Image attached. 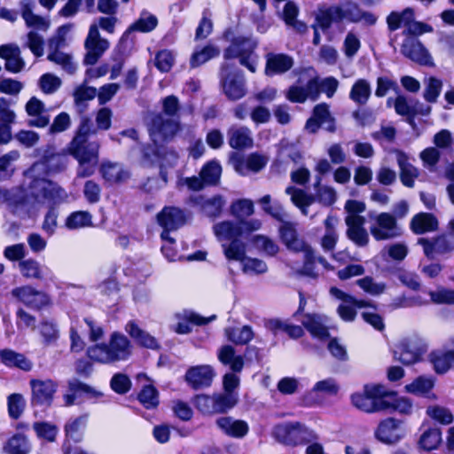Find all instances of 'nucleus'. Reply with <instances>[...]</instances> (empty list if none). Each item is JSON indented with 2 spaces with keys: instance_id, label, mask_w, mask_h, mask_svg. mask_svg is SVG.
Here are the masks:
<instances>
[{
  "instance_id": "a211bd4d",
  "label": "nucleus",
  "mask_w": 454,
  "mask_h": 454,
  "mask_svg": "<svg viewBox=\"0 0 454 454\" xmlns=\"http://www.w3.org/2000/svg\"><path fill=\"white\" fill-rule=\"evenodd\" d=\"M215 377V370L208 364L192 366L184 376L187 384L195 390L210 387Z\"/></svg>"
},
{
  "instance_id": "b1692460",
  "label": "nucleus",
  "mask_w": 454,
  "mask_h": 454,
  "mask_svg": "<svg viewBox=\"0 0 454 454\" xmlns=\"http://www.w3.org/2000/svg\"><path fill=\"white\" fill-rule=\"evenodd\" d=\"M345 223L348 226L347 237L358 247L366 246L369 236L364 227L365 218L364 216H346Z\"/></svg>"
},
{
  "instance_id": "f257e3e1",
  "label": "nucleus",
  "mask_w": 454,
  "mask_h": 454,
  "mask_svg": "<svg viewBox=\"0 0 454 454\" xmlns=\"http://www.w3.org/2000/svg\"><path fill=\"white\" fill-rule=\"evenodd\" d=\"M47 165L44 162L35 163L26 173V176L30 180L29 194L34 201L40 204L51 203L60 204L65 202L67 198V192L59 185L48 180Z\"/></svg>"
},
{
  "instance_id": "f704fd0d",
  "label": "nucleus",
  "mask_w": 454,
  "mask_h": 454,
  "mask_svg": "<svg viewBox=\"0 0 454 454\" xmlns=\"http://www.w3.org/2000/svg\"><path fill=\"white\" fill-rule=\"evenodd\" d=\"M411 229L416 234L434 231L438 228L436 217L429 213H419L411 221Z\"/></svg>"
},
{
  "instance_id": "a878e982",
  "label": "nucleus",
  "mask_w": 454,
  "mask_h": 454,
  "mask_svg": "<svg viewBox=\"0 0 454 454\" xmlns=\"http://www.w3.org/2000/svg\"><path fill=\"white\" fill-rule=\"evenodd\" d=\"M0 58L5 60V69L11 73H20L25 67V61L21 58L20 49L16 44L1 45Z\"/></svg>"
},
{
  "instance_id": "dca6fc26",
  "label": "nucleus",
  "mask_w": 454,
  "mask_h": 454,
  "mask_svg": "<svg viewBox=\"0 0 454 454\" xmlns=\"http://www.w3.org/2000/svg\"><path fill=\"white\" fill-rule=\"evenodd\" d=\"M221 82L223 93L231 100H238L247 93L246 81L241 73H231L227 65L221 68Z\"/></svg>"
},
{
  "instance_id": "bb28decb",
  "label": "nucleus",
  "mask_w": 454,
  "mask_h": 454,
  "mask_svg": "<svg viewBox=\"0 0 454 454\" xmlns=\"http://www.w3.org/2000/svg\"><path fill=\"white\" fill-rule=\"evenodd\" d=\"M338 224L339 218L333 215H327L324 221L325 233L320 239V247L325 253H332L335 249L339 240Z\"/></svg>"
},
{
  "instance_id": "f8f14e48",
  "label": "nucleus",
  "mask_w": 454,
  "mask_h": 454,
  "mask_svg": "<svg viewBox=\"0 0 454 454\" xmlns=\"http://www.w3.org/2000/svg\"><path fill=\"white\" fill-rule=\"evenodd\" d=\"M370 231L376 240L399 237L402 233L395 217L389 213H380L374 217Z\"/></svg>"
},
{
  "instance_id": "58836bf2",
  "label": "nucleus",
  "mask_w": 454,
  "mask_h": 454,
  "mask_svg": "<svg viewBox=\"0 0 454 454\" xmlns=\"http://www.w3.org/2000/svg\"><path fill=\"white\" fill-rule=\"evenodd\" d=\"M383 411L393 410L400 414L410 415L412 412V403L406 397H398L389 391L388 396L384 398Z\"/></svg>"
},
{
  "instance_id": "5701e85b",
  "label": "nucleus",
  "mask_w": 454,
  "mask_h": 454,
  "mask_svg": "<svg viewBox=\"0 0 454 454\" xmlns=\"http://www.w3.org/2000/svg\"><path fill=\"white\" fill-rule=\"evenodd\" d=\"M301 325L315 338L325 339L329 336L327 323L328 318L325 315L308 313L302 316Z\"/></svg>"
},
{
  "instance_id": "e2e57ef3",
  "label": "nucleus",
  "mask_w": 454,
  "mask_h": 454,
  "mask_svg": "<svg viewBox=\"0 0 454 454\" xmlns=\"http://www.w3.org/2000/svg\"><path fill=\"white\" fill-rule=\"evenodd\" d=\"M313 115L319 121L321 125L328 131L335 130L334 119L331 115L329 107L326 104H318L314 107Z\"/></svg>"
},
{
  "instance_id": "680f3d73",
  "label": "nucleus",
  "mask_w": 454,
  "mask_h": 454,
  "mask_svg": "<svg viewBox=\"0 0 454 454\" xmlns=\"http://www.w3.org/2000/svg\"><path fill=\"white\" fill-rule=\"evenodd\" d=\"M424 84L425 90L423 97L425 100L429 103H435L437 101L438 97L440 96L442 88V80L431 76L424 80Z\"/></svg>"
},
{
  "instance_id": "9d476101",
  "label": "nucleus",
  "mask_w": 454,
  "mask_h": 454,
  "mask_svg": "<svg viewBox=\"0 0 454 454\" xmlns=\"http://www.w3.org/2000/svg\"><path fill=\"white\" fill-rule=\"evenodd\" d=\"M148 129L152 140L158 145L171 140L180 127L177 121L157 114L151 119Z\"/></svg>"
},
{
  "instance_id": "0e129e2a",
  "label": "nucleus",
  "mask_w": 454,
  "mask_h": 454,
  "mask_svg": "<svg viewBox=\"0 0 454 454\" xmlns=\"http://www.w3.org/2000/svg\"><path fill=\"white\" fill-rule=\"evenodd\" d=\"M224 255L228 260L239 261L240 262L247 257L246 247L243 243L239 242L238 239L231 240L229 245H222Z\"/></svg>"
},
{
  "instance_id": "c756f323",
  "label": "nucleus",
  "mask_w": 454,
  "mask_h": 454,
  "mask_svg": "<svg viewBox=\"0 0 454 454\" xmlns=\"http://www.w3.org/2000/svg\"><path fill=\"white\" fill-rule=\"evenodd\" d=\"M228 142L231 148L246 149L254 145V138L250 129L245 126H232L228 130Z\"/></svg>"
},
{
  "instance_id": "37998d69",
  "label": "nucleus",
  "mask_w": 454,
  "mask_h": 454,
  "mask_svg": "<svg viewBox=\"0 0 454 454\" xmlns=\"http://www.w3.org/2000/svg\"><path fill=\"white\" fill-rule=\"evenodd\" d=\"M224 334L228 340L237 345H245L254 337V333L249 325H244L242 327H227L224 330Z\"/></svg>"
},
{
  "instance_id": "052dcab7",
  "label": "nucleus",
  "mask_w": 454,
  "mask_h": 454,
  "mask_svg": "<svg viewBox=\"0 0 454 454\" xmlns=\"http://www.w3.org/2000/svg\"><path fill=\"white\" fill-rule=\"evenodd\" d=\"M252 243L256 249L269 256H274L279 252L278 245L273 239L264 235L254 236Z\"/></svg>"
},
{
  "instance_id": "423d86ee",
  "label": "nucleus",
  "mask_w": 454,
  "mask_h": 454,
  "mask_svg": "<svg viewBox=\"0 0 454 454\" xmlns=\"http://www.w3.org/2000/svg\"><path fill=\"white\" fill-rule=\"evenodd\" d=\"M256 45V42L250 37L238 36L224 51L223 57L225 59L238 58L242 66L254 73L258 64V56L254 54Z\"/></svg>"
},
{
  "instance_id": "20e7f679",
  "label": "nucleus",
  "mask_w": 454,
  "mask_h": 454,
  "mask_svg": "<svg viewBox=\"0 0 454 454\" xmlns=\"http://www.w3.org/2000/svg\"><path fill=\"white\" fill-rule=\"evenodd\" d=\"M341 20L350 22L364 21L368 25H372L376 22L377 18L371 12H363L352 1H346L339 5L326 8L317 16V21L323 28H327L333 21Z\"/></svg>"
},
{
  "instance_id": "8fccbe9b",
  "label": "nucleus",
  "mask_w": 454,
  "mask_h": 454,
  "mask_svg": "<svg viewBox=\"0 0 454 454\" xmlns=\"http://www.w3.org/2000/svg\"><path fill=\"white\" fill-rule=\"evenodd\" d=\"M225 204L226 200L223 196L215 195L204 200L201 203V209L207 216L215 219L221 215Z\"/></svg>"
},
{
  "instance_id": "c9c22d12",
  "label": "nucleus",
  "mask_w": 454,
  "mask_h": 454,
  "mask_svg": "<svg viewBox=\"0 0 454 454\" xmlns=\"http://www.w3.org/2000/svg\"><path fill=\"white\" fill-rule=\"evenodd\" d=\"M217 357L223 364L229 365L234 372H240L244 367V357L236 355L234 348L230 345L221 347Z\"/></svg>"
},
{
  "instance_id": "774afa93",
  "label": "nucleus",
  "mask_w": 454,
  "mask_h": 454,
  "mask_svg": "<svg viewBox=\"0 0 454 454\" xmlns=\"http://www.w3.org/2000/svg\"><path fill=\"white\" fill-rule=\"evenodd\" d=\"M427 414L430 419L443 425H449L453 421L450 411L441 405H429L427 408Z\"/></svg>"
},
{
  "instance_id": "79ce46f5",
  "label": "nucleus",
  "mask_w": 454,
  "mask_h": 454,
  "mask_svg": "<svg viewBox=\"0 0 454 454\" xmlns=\"http://www.w3.org/2000/svg\"><path fill=\"white\" fill-rule=\"evenodd\" d=\"M372 94V87L366 79H358L352 85L349 98L357 105H365Z\"/></svg>"
},
{
  "instance_id": "ddd939ff",
  "label": "nucleus",
  "mask_w": 454,
  "mask_h": 454,
  "mask_svg": "<svg viewBox=\"0 0 454 454\" xmlns=\"http://www.w3.org/2000/svg\"><path fill=\"white\" fill-rule=\"evenodd\" d=\"M109 42L101 37L99 30L95 25H90L87 37L84 41V47L87 51L84 57V64L94 65L108 50Z\"/></svg>"
},
{
  "instance_id": "5fc2aeb1",
  "label": "nucleus",
  "mask_w": 454,
  "mask_h": 454,
  "mask_svg": "<svg viewBox=\"0 0 454 454\" xmlns=\"http://www.w3.org/2000/svg\"><path fill=\"white\" fill-rule=\"evenodd\" d=\"M87 415H82L69 419L65 426V432L67 437L79 442L82 437V431L87 424Z\"/></svg>"
},
{
  "instance_id": "864d4df0",
  "label": "nucleus",
  "mask_w": 454,
  "mask_h": 454,
  "mask_svg": "<svg viewBox=\"0 0 454 454\" xmlns=\"http://www.w3.org/2000/svg\"><path fill=\"white\" fill-rule=\"evenodd\" d=\"M92 225V216L88 211H76L70 214L65 222L69 230H77Z\"/></svg>"
},
{
  "instance_id": "603ef678",
  "label": "nucleus",
  "mask_w": 454,
  "mask_h": 454,
  "mask_svg": "<svg viewBox=\"0 0 454 454\" xmlns=\"http://www.w3.org/2000/svg\"><path fill=\"white\" fill-rule=\"evenodd\" d=\"M21 16L28 27L45 31L50 27V21L42 16L35 14L29 4L23 6Z\"/></svg>"
},
{
  "instance_id": "aec40b11",
  "label": "nucleus",
  "mask_w": 454,
  "mask_h": 454,
  "mask_svg": "<svg viewBox=\"0 0 454 454\" xmlns=\"http://www.w3.org/2000/svg\"><path fill=\"white\" fill-rule=\"evenodd\" d=\"M269 162V157L263 153H252L245 159L234 160V169L241 176H247L250 172L258 173L262 170Z\"/></svg>"
},
{
  "instance_id": "412c9836",
  "label": "nucleus",
  "mask_w": 454,
  "mask_h": 454,
  "mask_svg": "<svg viewBox=\"0 0 454 454\" xmlns=\"http://www.w3.org/2000/svg\"><path fill=\"white\" fill-rule=\"evenodd\" d=\"M125 332L138 346L157 350L160 348L159 341L150 333L142 329L135 320H129L124 326Z\"/></svg>"
},
{
  "instance_id": "2f4dec72",
  "label": "nucleus",
  "mask_w": 454,
  "mask_h": 454,
  "mask_svg": "<svg viewBox=\"0 0 454 454\" xmlns=\"http://www.w3.org/2000/svg\"><path fill=\"white\" fill-rule=\"evenodd\" d=\"M216 425L225 434L234 438H242L248 432V425L246 421L234 419L231 417L217 419Z\"/></svg>"
},
{
  "instance_id": "0eeeda50",
  "label": "nucleus",
  "mask_w": 454,
  "mask_h": 454,
  "mask_svg": "<svg viewBox=\"0 0 454 454\" xmlns=\"http://www.w3.org/2000/svg\"><path fill=\"white\" fill-rule=\"evenodd\" d=\"M273 436L286 446H297L317 438L316 433L301 423H287L275 427Z\"/></svg>"
},
{
  "instance_id": "338daca9",
  "label": "nucleus",
  "mask_w": 454,
  "mask_h": 454,
  "mask_svg": "<svg viewBox=\"0 0 454 454\" xmlns=\"http://www.w3.org/2000/svg\"><path fill=\"white\" fill-rule=\"evenodd\" d=\"M37 437L44 439L50 442H53L59 433V428L56 425L50 422H35L33 424Z\"/></svg>"
},
{
  "instance_id": "c85d7f7f",
  "label": "nucleus",
  "mask_w": 454,
  "mask_h": 454,
  "mask_svg": "<svg viewBox=\"0 0 454 454\" xmlns=\"http://www.w3.org/2000/svg\"><path fill=\"white\" fill-rule=\"evenodd\" d=\"M179 322L174 327V331L178 334H187L192 332L191 324L197 325H206L215 319V315L209 317H203L193 312L184 311L175 315Z\"/></svg>"
},
{
  "instance_id": "6e6d98bb",
  "label": "nucleus",
  "mask_w": 454,
  "mask_h": 454,
  "mask_svg": "<svg viewBox=\"0 0 454 454\" xmlns=\"http://www.w3.org/2000/svg\"><path fill=\"white\" fill-rule=\"evenodd\" d=\"M297 15L298 7L293 2L286 3L283 11V19L286 24L294 27L299 33H304L307 27L304 23L296 20Z\"/></svg>"
},
{
  "instance_id": "c03bdc74",
  "label": "nucleus",
  "mask_w": 454,
  "mask_h": 454,
  "mask_svg": "<svg viewBox=\"0 0 454 454\" xmlns=\"http://www.w3.org/2000/svg\"><path fill=\"white\" fill-rule=\"evenodd\" d=\"M213 231L219 241H231L239 237L238 223L229 220L215 223Z\"/></svg>"
},
{
  "instance_id": "f3484780",
  "label": "nucleus",
  "mask_w": 454,
  "mask_h": 454,
  "mask_svg": "<svg viewBox=\"0 0 454 454\" xmlns=\"http://www.w3.org/2000/svg\"><path fill=\"white\" fill-rule=\"evenodd\" d=\"M11 294L28 308L40 309L50 302L48 295L31 286H22L12 290Z\"/></svg>"
},
{
  "instance_id": "a19ab883",
  "label": "nucleus",
  "mask_w": 454,
  "mask_h": 454,
  "mask_svg": "<svg viewBox=\"0 0 454 454\" xmlns=\"http://www.w3.org/2000/svg\"><path fill=\"white\" fill-rule=\"evenodd\" d=\"M434 382L432 378L420 376L414 380L411 384L405 386L407 392L425 395L430 399H436V395L431 392Z\"/></svg>"
},
{
  "instance_id": "de8ad7c7",
  "label": "nucleus",
  "mask_w": 454,
  "mask_h": 454,
  "mask_svg": "<svg viewBox=\"0 0 454 454\" xmlns=\"http://www.w3.org/2000/svg\"><path fill=\"white\" fill-rule=\"evenodd\" d=\"M47 59L61 67V68L69 74H74L77 69V63L74 60L71 54L55 51L49 52Z\"/></svg>"
},
{
  "instance_id": "72a5a7b5",
  "label": "nucleus",
  "mask_w": 454,
  "mask_h": 454,
  "mask_svg": "<svg viewBox=\"0 0 454 454\" xmlns=\"http://www.w3.org/2000/svg\"><path fill=\"white\" fill-rule=\"evenodd\" d=\"M387 106H393L398 115L413 118L419 111L418 110V100L409 99L403 95H397L396 98H389L387 100Z\"/></svg>"
},
{
  "instance_id": "a18cd8bd",
  "label": "nucleus",
  "mask_w": 454,
  "mask_h": 454,
  "mask_svg": "<svg viewBox=\"0 0 454 454\" xmlns=\"http://www.w3.org/2000/svg\"><path fill=\"white\" fill-rule=\"evenodd\" d=\"M442 442V432L439 428H429L424 431L418 442L419 447L426 451L436 450Z\"/></svg>"
},
{
  "instance_id": "bf43d9fd",
  "label": "nucleus",
  "mask_w": 454,
  "mask_h": 454,
  "mask_svg": "<svg viewBox=\"0 0 454 454\" xmlns=\"http://www.w3.org/2000/svg\"><path fill=\"white\" fill-rule=\"evenodd\" d=\"M4 450L7 454H28L31 446L27 437L16 434L8 441Z\"/></svg>"
},
{
  "instance_id": "473e14b6",
  "label": "nucleus",
  "mask_w": 454,
  "mask_h": 454,
  "mask_svg": "<svg viewBox=\"0 0 454 454\" xmlns=\"http://www.w3.org/2000/svg\"><path fill=\"white\" fill-rule=\"evenodd\" d=\"M396 161L400 168V179L406 187H413L419 170L410 162L409 157L401 151H395Z\"/></svg>"
},
{
  "instance_id": "3c124183",
  "label": "nucleus",
  "mask_w": 454,
  "mask_h": 454,
  "mask_svg": "<svg viewBox=\"0 0 454 454\" xmlns=\"http://www.w3.org/2000/svg\"><path fill=\"white\" fill-rule=\"evenodd\" d=\"M220 54L218 47L213 44H207L205 47L196 50L191 57V66L192 67H199L207 61L217 57Z\"/></svg>"
},
{
  "instance_id": "ea45409f",
  "label": "nucleus",
  "mask_w": 454,
  "mask_h": 454,
  "mask_svg": "<svg viewBox=\"0 0 454 454\" xmlns=\"http://www.w3.org/2000/svg\"><path fill=\"white\" fill-rule=\"evenodd\" d=\"M429 360L437 373L446 372L454 364V349L449 351L435 350L430 353Z\"/></svg>"
},
{
  "instance_id": "393cba45",
  "label": "nucleus",
  "mask_w": 454,
  "mask_h": 454,
  "mask_svg": "<svg viewBox=\"0 0 454 454\" xmlns=\"http://www.w3.org/2000/svg\"><path fill=\"white\" fill-rule=\"evenodd\" d=\"M159 224L164 228L163 231H174L184 224L186 221L184 212L174 207H164L157 215Z\"/></svg>"
},
{
  "instance_id": "4c0bfd02",
  "label": "nucleus",
  "mask_w": 454,
  "mask_h": 454,
  "mask_svg": "<svg viewBox=\"0 0 454 454\" xmlns=\"http://www.w3.org/2000/svg\"><path fill=\"white\" fill-rule=\"evenodd\" d=\"M0 362L9 367H17L23 371H30L32 363L24 355L12 349L0 350Z\"/></svg>"
},
{
  "instance_id": "39448f33",
  "label": "nucleus",
  "mask_w": 454,
  "mask_h": 454,
  "mask_svg": "<svg viewBox=\"0 0 454 454\" xmlns=\"http://www.w3.org/2000/svg\"><path fill=\"white\" fill-rule=\"evenodd\" d=\"M389 390L382 385H365L361 391L351 395L352 404L358 410L373 413L383 411L384 398L388 396Z\"/></svg>"
},
{
  "instance_id": "6ab92c4d",
  "label": "nucleus",
  "mask_w": 454,
  "mask_h": 454,
  "mask_svg": "<svg viewBox=\"0 0 454 454\" xmlns=\"http://www.w3.org/2000/svg\"><path fill=\"white\" fill-rule=\"evenodd\" d=\"M402 53L411 60L422 65L433 66V59L424 45L414 37H407L402 46Z\"/></svg>"
},
{
  "instance_id": "49530a36",
  "label": "nucleus",
  "mask_w": 454,
  "mask_h": 454,
  "mask_svg": "<svg viewBox=\"0 0 454 454\" xmlns=\"http://www.w3.org/2000/svg\"><path fill=\"white\" fill-rule=\"evenodd\" d=\"M254 213V202L249 199H239L231 202L230 214L236 219H247Z\"/></svg>"
},
{
  "instance_id": "4be33fe9",
  "label": "nucleus",
  "mask_w": 454,
  "mask_h": 454,
  "mask_svg": "<svg viewBox=\"0 0 454 454\" xmlns=\"http://www.w3.org/2000/svg\"><path fill=\"white\" fill-rule=\"evenodd\" d=\"M26 113L30 118L28 125L36 128H44L50 123V115L43 101L32 97L26 104Z\"/></svg>"
},
{
  "instance_id": "4468645a",
  "label": "nucleus",
  "mask_w": 454,
  "mask_h": 454,
  "mask_svg": "<svg viewBox=\"0 0 454 454\" xmlns=\"http://www.w3.org/2000/svg\"><path fill=\"white\" fill-rule=\"evenodd\" d=\"M29 386L33 405H51L58 390L57 382L51 379H32L29 381Z\"/></svg>"
},
{
  "instance_id": "7ed1b4c3",
  "label": "nucleus",
  "mask_w": 454,
  "mask_h": 454,
  "mask_svg": "<svg viewBox=\"0 0 454 454\" xmlns=\"http://www.w3.org/2000/svg\"><path fill=\"white\" fill-rule=\"evenodd\" d=\"M96 134L91 120L87 116L81 118L80 123L67 151L81 165L91 164L96 166L98 162L100 145L98 141H89V137Z\"/></svg>"
},
{
  "instance_id": "f03ea898",
  "label": "nucleus",
  "mask_w": 454,
  "mask_h": 454,
  "mask_svg": "<svg viewBox=\"0 0 454 454\" xmlns=\"http://www.w3.org/2000/svg\"><path fill=\"white\" fill-rule=\"evenodd\" d=\"M133 353L130 340L120 332H113L107 342H101L89 347L87 356L94 363L112 364L127 361Z\"/></svg>"
},
{
  "instance_id": "6e6552de",
  "label": "nucleus",
  "mask_w": 454,
  "mask_h": 454,
  "mask_svg": "<svg viewBox=\"0 0 454 454\" xmlns=\"http://www.w3.org/2000/svg\"><path fill=\"white\" fill-rule=\"evenodd\" d=\"M427 346L418 336H407L399 340L395 346V356L402 364L411 365L419 362L427 352Z\"/></svg>"
},
{
  "instance_id": "09e8293b",
  "label": "nucleus",
  "mask_w": 454,
  "mask_h": 454,
  "mask_svg": "<svg viewBox=\"0 0 454 454\" xmlns=\"http://www.w3.org/2000/svg\"><path fill=\"white\" fill-rule=\"evenodd\" d=\"M158 25V19L155 15L147 11H143L139 18L129 27V31H138L148 33L153 31Z\"/></svg>"
},
{
  "instance_id": "1a4fd4ad",
  "label": "nucleus",
  "mask_w": 454,
  "mask_h": 454,
  "mask_svg": "<svg viewBox=\"0 0 454 454\" xmlns=\"http://www.w3.org/2000/svg\"><path fill=\"white\" fill-rule=\"evenodd\" d=\"M281 242L287 250L293 253H301L307 260L313 257V248L299 235L296 224L291 222H285L278 230Z\"/></svg>"
},
{
  "instance_id": "cd10ccee",
  "label": "nucleus",
  "mask_w": 454,
  "mask_h": 454,
  "mask_svg": "<svg viewBox=\"0 0 454 454\" xmlns=\"http://www.w3.org/2000/svg\"><path fill=\"white\" fill-rule=\"evenodd\" d=\"M294 65V59L284 53H268L264 73L268 76L286 73Z\"/></svg>"
},
{
  "instance_id": "13d9d810",
  "label": "nucleus",
  "mask_w": 454,
  "mask_h": 454,
  "mask_svg": "<svg viewBox=\"0 0 454 454\" xmlns=\"http://www.w3.org/2000/svg\"><path fill=\"white\" fill-rule=\"evenodd\" d=\"M216 413H224L232 409L239 402V394L216 393L214 394Z\"/></svg>"
},
{
  "instance_id": "9b49d317",
  "label": "nucleus",
  "mask_w": 454,
  "mask_h": 454,
  "mask_svg": "<svg viewBox=\"0 0 454 454\" xmlns=\"http://www.w3.org/2000/svg\"><path fill=\"white\" fill-rule=\"evenodd\" d=\"M406 435L402 420L387 418L381 420L374 431L375 438L383 444L395 445Z\"/></svg>"
},
{
  "instance_id": "2eb2a0df",
  "label": "nucleus",
  "mask_w": 454,
  "mask_h": 454,
  "mask_svg": "<svg viewBox=\"0 0 454 454\" xmlns=\"http://www.w3.org/2000/svg\"><path fill=\"white\" fill-rule=\"evenodd\" d=\"M330 294L342 301L337 308V313L340 317L346 322H352L355 320L356 311L355 308H364L370 306V302L364 300H357L354 296L344 293L340 289L333 286L330 288Z\"/></svg>"
},
{
  "instance_id": "4d7b16f0",
  "label": "nucleus",
  "mask_w": 454,
  "mask_h": 454,
  "mask_svg": "<svg viewBox=\"0 0 454 454\" xmlns=\"http://www.w3.org/2000/svg\"><path fill=\"white\" fill-rule=\"evenodd\" d=\"M258 203L262 206L264 212L270 215L273 218L278 221L284 222L287 218V214L283 207L278 203L271 205V197L267 194L262 196Z\"/></svg>"
},
{
  "instance_id": "69168bd1",
  "label": "nucleus",
  "mask_w": 454,
  "mask_h": 454,
  "mask_svg": "<svg viewBox=\"0 0 454 454\" xmlns=\"http://www.w3.org/2000/svg\"><path fill=\"white\" fill-rule=\"evenodd\" d=\"M221 166L215 160L207 163L201 169L200 176L205 184H215L220 180Z\"/></svg>"
},
{
  "instance_id": "e433bc0d",
  "label": "nucleus",
  "mask_w": 454,
  "mask_h": 454,
  "mask_svg": "<svg viewBox=\"0 0 454 454\" xmlns=\"http://www.w3.org/2000/svg\"><path fill=\"white\" fill-rule=\"evenodd\" d=\"M286 193L290 196L291 201L304 215L309 214L308 207L316 201V198L313 194H309L305 191L294 186L286 187Z\"/></svg>"
},
{
  "instance_id": "7c9ffc66",
  "label": "nucleus",
  "mask_w": 454,
  "mask_h": 454,
  "mask_svg": "<svg viewBox=\"0 0 454 454\" xmlns=\"http://www.w3.org/2000/svg\"><path fill=\"white\" fill-rule=\"evenodd\" d=\"M99 172L104 180L110 184L123 183L130 177L129 171L119 163L104 162Z\"/></svg>"
}]
</instances>
